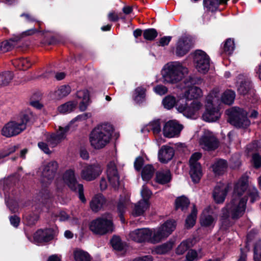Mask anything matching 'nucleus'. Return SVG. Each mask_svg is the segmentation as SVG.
Returning <instances> with one entry per match:
<instances>
[{"mask_svg":"<svg viewBox=\"0 0 261 261\" xmlns=\"http://www.w3.org/2000/svg\"><path fill=\"white\" fill-rule=\"evenodd\" d=\"M202 82L201 77L195 75H190L184 81L185 86L187 88L184 93L186 101L185 104L178 105L177 110L187 118L194 116L202 106L198 100L202 96V91L195 86L201 84Z\"/></svg>","mask_w":261,"mask_h":261,"instance_id":"1","label":"nucleus"},{"mask_svg":"<svg viewBox=\"0 0 261 261\" xmlns=\"http://www.w3.org/2000/svg\"><path fill=\"white\" fill-rule=\"evenodd\" d=\"M248 182L246 177L242 176L239 179L234 185L231 200L221 210V212L226 211L232 220L239 219L245 213L247 198L241 197L248 187Z\"/></svg>","mask_w":261,"mask_h":261,"instance_id":"2","label":"nucleus"},{"mask_svg":"<svg viewBox=\"0 0 261 261\" xmlns=\"http://www.w3.org/2000/svg\"><path fill=\"white\" fill-rule=\"evenodd\" d=\"M114 130L112 124L105 123L98 124L91 132L89 140L91 146L96 149L105 147L111 139Z\"/></svg>","mask_w":261,"mask_h":261,"instance_id":"3","label":"nucleus"},{"mask_svg":"<svg viewBox=\"0 0 261 261\" xmlns=\"http://www.w3.org/2000/svg\"><path fill=\"white\" fill-rule=\"evenodd\" d=\"M188 71L187 68L180 63L172 62L166 64L162 70L164 82L169 84H176L180 82Z\"/></svg>","mask_w":261,"mask_h":261,"instance_id":"4","label":"nucleus"},{"mask_svg":"<svg viewBox=\"0 0 261 261\" xmlns=\"http://www.w3.org/2000/svg\"><path fill=\"white\" fill-rule=\"evenodd\" d=\"M31 114H24L20 117L21 121H10L5 124L1 130V134L7 138H10L20 134L26 128V125L30 122Z\"/></svg>","mask_w":261,"mask_h":261,"instance_id":"5","label":"nucleus"},{"mask_svg":"<svg viewBox=\"0 0 261 261\" xmlns=\"http://www.w3.org/2000/svg\"><path fill=\"white\" fill-rule=\"evenodd\" d=\"M62 179L69 189L71 192L78 194L79 199L82 203H85L87 200L84 195V186L77 181L74 170H67L63 174Z\"/></svg>","mask_w":261,"mask_h":261,"instance_id":"6","label":"nucleus"},{"mask_svg":"<svg viewBox=\"0 0 261 261\" xmlns=\"http://www.w3.org/2000/svg\"><path fill=\"white\" fill-rule=\"evenodd\" d=\"M89 228L94 234L101 236L112 233L114 230V224L112 220L99 217L90 222Z\"/></svg>","mask_w":261,"mask_h":261,"instance_id":"7","label":"nucleus"},{"mask_svg":"<svg viewBox=\"0 0 261 261\" xmlns=\"http://www.w3.org/2000/svg\"><path fill=\"white\" fill-rule=\"evenodd\" d=\"M228 116V122L237 128H246L250 121L247 117V113L240 108L234 107L226 111Z\"/></svg>","mask_w":261,"mask_h":261,"instance_id":"8","label":"nucleus"},{"mask_svg":"<svg viewBox=\"0 0 261 261\" xmlns=\"http://www.w3.org/2000/svg\"><path fill=\"white\" fill-rule=\"evenodd\" d=\"M176 225L175 220L169 219L160 227L154 228L151 236V243L155 244L167 238L175 229Z\"/></svg>","mask_w":261,"mask_h":261,"instance_id":"9","label":"nucleus"},{"mask_svg":"<svg viewBox=\"0 0 261 261\" xmlns=\"http://www.w3.org/2000/svg\"><path fill=\"white\" fill-rule=\"evenodd\" d=\"M37 31L36 29H30L21 34L14 35L9 40L2 42L0 43V53L11 50L24 37L35 34Z\"/></svg>","mask_w":261,"mask_h":261,"instance_id":"10","label":"nucleus"},{"mask_svg":"<svg viewBox=\"0 0 261 261\" xmlns=\"http://www.w3.org/2000/svg\"><path fill=\"white\" fill-rule=\"evenodd\" d=\"M193 61L198 72L206 73L210 69L209 56L202 50H196L194 53Z\"/></svg>","mask_w":261,"mask_h":261,"instance_id":"11","label":"nucleus"},{"mask_svg":"<svg viewBox=\"0 0 261 261\" xmlns=\"http://www.w3.org/2000/svg\"><path fill=\"white\" fill-rule=\"evenodd\" d=\"M193 45V40L191 38L182 37L176 42L174 54L178 57H182L189 52Z\"/></svg>","mask_w":261,"mask_h":261,"instance_id":"12","label":"nucleus"},{"mask_svg":"<svg viewBox=\"0 0 261 261\" xmlns=\"http://www.w3.org/2000/svg\"><path fill=\"white\" fill-rule=\"evenodd\" d=\"M55 230L53 228L39 229L34 234V241L38 244L48 243L54 239Z\"/></svg>","mask_w":261,"mask_h":261,"instance_id":"13","label":"nucleus"},{"mask_svg":"<svg viewBox=\"0 0 261 261\" xmlns=\"http://www.w3.org/2000/svg\"><path fill=\"white\" fill-rule=\"evenodd\" d=\"M199 143L204 150L213 151L218 148L219 142L212 133H208L201 136Z\"/></svg>","mask_w":261,"mask_h":261,"instance_id":"14","label":"nucleus"},{"mask_svg":"<svg viewBox=\"0 0 261 261\" xmlns=\"http://www.w3.org/2000/svg\"><path fill=\"white\" fill-rule=\"evenodd\" d=\"M182 128L183 126L176 120H169L165 124L163 127V135L166 138H173L178 135Z\"/></svg>","mask_w":261,"mask_h":261,"instance_id":"15","label":"nucleus"},{"mask_svg":"<svg viewBox=\"0 0 261 261\" xmlns=\"http://www.w3.org/2000/svg\"><path fill=\"white\" fill-rule=\"evenodd\" d=\"M101 173V170L99 165L90 164L84 167L81 172V177L86 181H92L96 179Z\"/></svg>","mask_w":261,"mask_h":261,"instance_id":"16","label":"nucleus"},{"mask_svg":"<svg viewBox=\"0 0 261 261\" xmlns=\"http://www.w3.org/2000/svg\"><path fill=\"white\" fill-rule=\"evenodd\" d=\"M152 235V230L148 228L137 229L130 233L132 240L138 243L146 242L151 243Z\"/></svg>","mask_w":261,"mask_h":261,"instance_id":"17","label":"nucleus"},{"mask_svg":"<svg viewBox=\"0 0 261 261\" xmlns=\"http://www.w3.org/2000/svg\"><path fill=\"white\" fill-rule=\"evenodd\" d=\"M58 168L56 161H51L44 166L42 171V176L48 181H51L54 179Z\"/></svg>","mask_w":261,"mask_h":261,"instance_id":"18","label":"nucleus"},{"mask_svg":"<svg viewBox=\"0 0 261 261\" xmlns=\"http://www.w3.org/2000/svg\"><path fill=\"white\" fill-rule=\"evenodd\" d=\"M174 155V150L172 147L163 145L159 150L158 159L161 163L166 164L172 160Z\"/></svg>","mask_w":261,"mask_h":261,"instance_id":"19","label":"nucleus"},{"mask_svg":"<svg viewBox=\"0 0 261 261\" xmlns=\"http://www.w3.org/2000/svg\"><path fill=\"white\" fill-rule=\"evenodd\" d=\"M221 116L219 110L216 107L205 108V111L202 115V119L207 122H215Z\"/></svg>","mask_w":261,"mask_h":261,"instance_id":"20","label":"nucleus"},{"mask_svg":"<svg viewBox=\"0 0 261 261\" xmlns=\"http://www.w3.org/2000/svg\"><path fill=\"white\" fill-rule=\"evenodd\" d=\"M228 166V162L226 160L218 159L211 165V167L216 176H221L226 172Z\"/></svg>","mask_w":261,"mask_h":261,"instance_id":"21","label":"nucleus"},{"mask_svg":"<svg viewBox=\"0 0 261 261\" xmlns=\"http://www.w3.org/2000/svg\"><path fill=\"white\" fill-rule=\"evenodd\" d=\"M237 91L239 94L243 96L253 93L254 90L252 81L248 79L243 80L238 85Z\"/></svg>","mask_w":261,"mask_h":261,"instance_id":"22","label":"nucleus"},{"mask_svg":"<svg viewBox=\"0 0 261 261\" xmlns=\"http://www.w3.org/2000/svg\"><path fill=\"white\" fill-rule=\"evenodd\" d=\"M107 200L101 194L95 195L90 202V207L91 210L97 213L99 212L106 204Z\"/></svg>","mask_w":261,"mask_h":261,"instance_id":"23","label":"nucleus"},{"mask_svg":"<svg viewBox=\"0 0 261 261\" xmlns=\"http://www.w3.org/2000/svg\"><path fill=\"white\" fill-rule=\"evenodd\" d=\"M229 186L221 189L219 186H216L213 193V197L215 202L217 204L223 203L229 190Z\"/></svg>","mask_w":261,"mask_h":261,"instance_id":"24","label":"nucleus"},{"mask_svg":"<svg viewBox=\"0 0 261 261\" xmlns=\"http://www.w3.org/2000/svg\"><path fill=\"white\" fill-rule=\"evenodd\" d=\"M172 179V176L169 170L157 171L155 173V181L160 185L167 184L171 181Z\"/></svg>","mask_w":261,"mask_h":261,"instance_id":"25","label":"nucleus"},{"mask_svg":"<svg viewBox=\"0 0 261 261\" xmlns=\"http://www.w3.org/2000/svg\"><path fill=\"white\" fill-rule=\"evenodd\" d=\"M77 96L82 98V100L80 102L79 109L81 111H85L90 103V92L87 89L78 91Z\"/></svg>","mask_w":261,"mask_h":261,"instance_id":"26","label":"nucleus"},{"mask_svg":"<svg viewBox=\"0 0 261 261\" xmlns=\"http://www.w3.org/2000/svg\"><path fill=\"white\" fill-rule=\"evenodd\" d=\"M189 174L194 184L199 183L202 176L201 166L190 165Z\"/></svg>","mask_w":261,"mask_h":261,"instance_id":"27","label":"nucleus"},{"mask_svg":"<svg viewBox=\"0 0 261 261\" xmlns=\"http://www.w3.org/2000/svg\"><path fill=\"white\" fill-rule=\"evenodd\" d=\"M225 0H203V4L206 11L212 13L216 12L220 5L223 4Z\"/></svg>","mask_w":261,"mask_h":261,"instance_id":"28","label":"nucleus"},{"mask_svg":"<svg viewBox=\"0 0 261 261\" xmlns=\"http://www.w3.org/2000/svg\"><path fill=\"white\" fill-rule=\"evenodd\" d=\"M173 245V241H169L162 245L157 246L153 251L156 254H165L172 250Z\"/></svg>","mask_w":261,"mask_h":261,"instance_id":"29","label":"nucleus"},{"mask_svg":"<svg viewBox=\"0 0 261 261\" xmlns=\"http://www.w3.org/2000/svg\"><path fill=\"white\" fill-rule=\"evenodd\" d=\"M155 169L152 165H146L142 169L141 177L144 181H148L152 177Z\"/></svg>","mask_w":261,"mask_h":261,"instance_id":"30","label":"nucleus"},{"mask_svg":"<svg viewBox=\"0 0 261 261\" xmlns=\"http://www.w3.org/2000/svg\"><path fill=\"white\" fill-rule=\"evenodd\" d=\"M190 204L189 199L184 195L177 197L175 201V209L181 211L187 210Z\"/></svg>","mask_w":261,"mask_h":261,"instance_id":"31","label":"nucleus"},{"mask_svg":"<svg viewBox=\"0 0 261 261\" xmlns=\"http://www.w3.org/2000/svg\"><path fill=\"white\" fill-rule=\"evenodd\" d=\"M235 97V92L231 89H228L222 94L221 101L224 104L231 105L233 103Z\"/></svg>","mask_w":261,"mask_h":261,"instance_id":"32","label":"nucleus"},{"mask_svg":"<svg viewBox=\"0 0 261 261\" xmlns=\"http://www.w3.org/2000/svg\"><path fill=\"white\" fill-rule=\"evenodd\" d=\"M39 216L35 213H26L23 216V222L28 226H32L36 224L39 220Z\"/></svg>","mask_w":261,"mask_h":261,"instance_id":"33","label":"nucleus"},{"mask_svg":"<svg viewBox=\"0 0 261 261\" xmlns=\"http://www.w3.org/2000/svg\"><path fill=\"white\" fill-rule=\"evenodd\" d=\"M146 91V89L142 86L136 88L134 100L137 103L140 105L145 101Z\"/></svg>","mask_w":261,"mask_h":261,"instance_id":"34","label":"nucleus"},{"mask_svg":"<svg viewBox=\"0 0 261 261\" xmlns=\"http://www.w3.org/2000/svg\"><path fill=\"white\" fill-rule=\"evenodd\" d=\"M247 189H248V188ZM245 191H246V195L243 198H247V200L249 198L251 203H253L255 201L259 200L260 196L259 195V192L256 188H249L248 190L246 189Z\"/></svg>","mask_w":261,"mask_h":261,"instance_id":"35","label":"nucleus"},{"mask_svg":"<svg viewBox=\"0 0 261 261\" xmlns=\"http://www.w3.org/2000/svg\"><path fill=\"white\" fill-rule=\"evenodd\" d=\"M110 244L115 250L122 251L124 249V243L119 236L113 235L110 240Z\"/></svg>","mask_w":261,"mask_h":261,"instance_id":"36","label":"nucleus"},{"mask_svg":"<svg viewBox=\"0 0 261 261\" xmlns=\"http://www.w3.org/2000/svg\"><path fill=\"white\" fill-rule=\"evenodd\" d=\"M149 207L148 204H144L143 202L140 201L135 204L132 212V215L134 217H139L143 215L145 211Z\"/></svg>","mask_w":261,"mask_h":261,"instance_id":"37","label":"nucleus"},{"mask_svg":"<svg viewBox=\"0 0 261 261\" xmlns=\"http://www.w3.org/2000/svg\"><path fill=\"white\" fill-rule=\"evenodd\" d=\"M74 258L75 261H90L89 254L82 249H76L73 251Z\"/></svg>","mask_w":261,"mask_h":261,"instance_id":"38","label":"nucleus"},{"mask_svg":"<svg viewBox=\"0 0 261 261\" xmlns=\"http://www.w3.org/2000/svg\"><path fill=\"white\" fill-rule=\"evenodd\" d=\"M230 216L228 215L227 212H221L220 218L221 227L223 230H226L231 226V222L230 220Z\"/></svg>","mask_w":261,"mask_h":261,"instance_id":"39","label":"nucleus"},{"mask_svg":"<svg viewBox=\"0 0 261 261\" xmlns=\"http://www.w3.org/2000/svg\"><path fill=\"white\" fill-rule=\"evenodd\" d=\"M13 73L6 71L0 73V86H7L13 78Z\"/></svg>","mask_w":261,"mask_h":261,"instance_id":"40","label":"nucleus"},{"mask_svg":"<svg viewBox=\"0 0 261 261\" xmlns=\"http://www.w3.org/2000/svg\"><path fill=\"white\" fill-rule=\"evenodd\" d=\"M176 103V99L174 96L168 95L165 96L162 100V105L164 107L170 110L173 108Z\"/></svg>","mask_w":261,"mask_h":261,"instance_id":"41","label":"nucleus"},{"mask_svg":"<svg viewBox=\"0 0 261 261\" xmlns=\"http://www.w3.org/2000/svg\"><path fill=\"white\" fill-rule=\"evenodd\" d=\"M158 33L157 30L154 28H149L143 31V36L144 38L147 41H153L158 36Z\"/></svg>","mask_w":261,"mask_h":261,"instance_id":"42","label":"nucleus"},{"mask_svg":"<svg viewBox=\"0 0 261 261\" xmlns=\"http://www.w3.org/2000/svg\"><path fill=\"white\" fill-rule=\"evenodd\" d=\"M234 42L233 39L228 38L224 42L223 47V52L226 55H231L234 49Z\"/></svg>","mask_w":261,"mask_h":261,"instance_id":"43","label":"nucleus"},{"mask_svg":"<svg viewBox=\"0 0 261 261\" xmlns=\"http://www.w3.org/2000/svg\"><path fill=\"white\" fill-rule=\"evenodd\" d=\"M76 103L73 101H68L58 107V111L60 113H67L73 111L75 107Z\"/></svg>","mask_w":261,"mask_h":261,"instance_id":"44","label":"nucleus"},{"mask_svg":"<svg viewBox=\"0 0 261 261\" xmlns=\"http://www.w3.org/2000/svg\"><path fill=\"white\" fill-rule=\"evenodd\" d=\"M18 68L20 70H26L30 68L32 63L28 58H20L17 61H16Z\"/></svg>","mask_w":261,"mask_h":261,"instance_id":"45","label":"nucleus"},{"mask_svg":"<svg viewBox=\"0 0 261 261\" xmlns=\"http://www.w3.org/2000/svg\"><path fill=\"white\" fill-rule=\"evenodd\" d=\"M71 92V88L69 85H63L61 86L58 91H56L57 94L60 98L67 96Z\"/></svg>","mask_w":261,"mask_h":261,"instance_id":"46","label":"nucleus"},{"mask_svg":"<svg viewBox=\"0 0 261 261\" xmlns=\"http://www.w3.org/2000/svg\"><path fill=\"white\" fill-rule=\"evenodd\" d=\"M214 219L212 215H207L201 217L200 223L202 226L208 227L212 226L214 223Z\"/></svg>","mask_w":261,"mask_h":261,"instance_id":"47","label":"nucleus"},{"mask_svg":"<svg viewBox=\"0 0 261 261\" xmlns=\"http://www.w3.org/2000/svg\"><path fill=\"white\" fill-rule=\"evenodd\" d=\"M254 261H261V242L256 243L253 248Z\"/></svg>","mask_w":261,"mask_h":261,"instance_id":"48","label":"nucleus"},{"mask_svg":"<svg viewBox=\"0 0 261 261\" xmlns=\"http://www.w3.org/2000/svg\"><path fill=\"white\" fill-rule=\"evenodd\" d=\"M20 16L21 17H24L26 19V20L29 21V22H35V21H36L37 23V24L38 25V28H33V29H36L38 30V31L37 32V33L38 32H42V31L41 30V25L42 23V22L41 21H38L34 16H33L32 15L29 14H28V13H22V14L20 15ZM36 33V32L35 33Z\"/></svg>","mask_w":261,"mask_h":261,"instance_id":"49","label":"nucleus"},{"mask_svg":"<svg viewBox=\"0 0 261 261\" xmlns=\"http://www.w3.org/2000/svg\"><path fill=\"white\" fill-rule=\"evenodd\" d=\"M5 202L7 207L12 213H15L18 210V203L14 200L5 199Z\"/></svg>","mask_w":261,"mask_h":261,"instance_id":"50","label":"nucleus"},{"mask_svg":"<svg viewBox=\"0 0 261 261\" xmlns=\"http://www.w3.org/2000/svg\"><path fill=\"white\" fill-rule=\"evenodd\" d=\"M190 248L189 244L186 241H182L176 249V253L178 255H182Z\"/></svg>","mask_w":261,"mask_h":261,"instance_id":"51","label":"nucleus"},{"mask_svg":"<svg viewBox=\"0 0 261 261\" xmlns=\"http://www.w3.org/2000/svg\"><path fill=\"white\" fill-rule=\"evenodd\" d=\"M202 154L200 152H195L192 154L189 160L190 165L201 166L198 161L201 159Z\"/></svg>","mask_w":261,"mask_h":261,"instance_id":"52","label":"nucleus"},{"mask_svg":"<svg viewBox=\"0 0 261 261\" xmlns=\"http://www.w3.org/2000/svg\"><path fill=\"white\" fill-rule=\"evenodd\" d=\"M152 195V192L150 190H149L147 188H143L141 191V195L143 199L142 202H143L144 204H148L150 205L149 199L150 198Z\"/></svg>","mask_w":261,"mask_h":261,"instance_id":"53","label":"nucleus"},{"mask_svg":"<svg viewBox=\"0 0 261 261\" xmlns=\"http://www.w3.org/2000/svg\"><path fill=\"white\" fill-rule=\"evenodd\" d=\"M149 127L154 134L159 133L161 130L160 119H158L150 122Z\"/></svg>","mask_w":261,"mask_h":261,"instance_id":"54","label":"nucleus"},{"mask_svg":"<svg viewBox=\"0 0 261 261\" xmlns=\"http://www.w3.org/2000/svg\"><path fill=\"white\" fill-rule=\"evenodd\" d=\"M109 182L113 188L118 189L120 186V176L118 175L108 177Z\"/></svg>","mask_w":261,"mask_h":261,"instance_id":"55","label":"nucleus"},{"mask_svg":"<svg viewBox=\"0 0 261 261\" xmlns=\"http://www.w3.org/2000/svg\"><path fill=\"white\" fill-rule=\"evenodd\" d=\"M107 177L114 176L118 175V172L116 166L115 164H108L107 166Z\"/></svg>","mask_w":261,"mask_h":261,"instance_id":"56","label":"nucleus"},{"mask_svg":"<svg viewBox=\"0 0 261 261\" xmlns=\"http://www.w3.org/2000/svg\"><path fill=\"white\" fill-rule=\"evenodd\" d=\"M196 221V218L188 215L185 220V228L187 229H191L195 225Z\"/></svg>","mask_w":261,"mask_h":261,"instance_id":"57","label":"nucleus"},{"mask_svg":"<svg viewBox=\"0 0 261 261\" xmlns=\"http://www.w3.org/2000/svg\"><path fill=\"white\" fill-rule=\"evenodd\" d=\"M144 163V159L141 156H138L134 162V168L135 170L137 171H140L143 168V166Z\"/></svg>","mask_w":261,"mask_h":261,"instance_id":"58","label":"nucleus"},{"mask_svg":"<svg viewBox=\"0 0 261 261\" xmlns=\"http://www.w3.org/2000/svg\"><path fill=\"white\" fill-rule=\"evenodd\" d=\"M61 141L59 138V137L55 134H52L50 136L47 138V142L53 146V147L56 146L58 144H59Z\"/></svg>","mask_w":261,"mask_h":261,"instance_id":"59","label":"nucleus"},{"mask_svg":"<svg viewBox=\"0 0 261 261\" xmlns=\"http://www.w3.org/2000/svg\"><path fill=\"white\" fill-rule=\"evenodd\" d=\"M252 161L254 167L255 168H259L261 167V155L258 153L253 154Z\"/></svg>","mask_w":261,"mask_h":261,"instance_id":"60","label":"nucleus"},{"mask_svg":"<svg viewBox=\"0 0 261 261\" xmlns=\"http://www.w3.org/2000/svg\"><path fill=\"white\" fill-rule=\"evenodd\" d=\"M9 221L11 225L15 228H18L20 223V218L16 215L10 216Z\"/></svg>","mask_w":261,"mask_h":261,"instance_id":"61","label":"nucleus"},{"mask_svg":"<svg viewBox=\"0 0 261 261\" xmlns=\"http://www.w3.org/2000/svg\"><path fill=\"white\" fill-rule=\"evenodd\" d=\"M155 92L160 95L165 94L168 91V88L164 85H159L154 88Z\"/></svg>","mask_w":261,"mask_h":261,"instance_id":"62","label":"nucleus"},{"mask_svg":"<svg viewBox=\"0 0 261 261\" xmlns=\"http://www.w3.org/2000/svg\"><path fill=\"white\" fill-rule=\"evenodd\" d=\"M172 39L171 36H164L160 38L158 42H157L159 46H165L168 45Z\"/></svg>","mask_w":261,"mask_h":261,"instance_id":"63","label":"nucleus"},{"mask_svg":"<svg viewBox=\"0 0 261 261\" xmlns=\"http://www.w3.org/2000/svg\"><path fill=\"white\" fill-rule=\"evenodd\" d=\"M38 146L45 153L47 154H51V151L49 150L47 143L44 142H39L38 143Z\"/></svg>","mask_w":261,"mask_h":261,"instance_id":"64","label":"nucleus"}]
</instances>
